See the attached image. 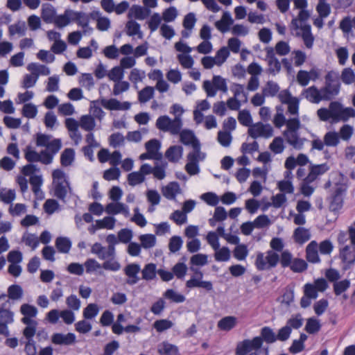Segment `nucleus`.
I'll use <instances>...</instances> for the list:
<instances>
[{
  "instance_id": "nucleus-50",
  "label": "nucleus",
  "mask_w": 355,
  "mask_h": 355,
  "mask_svg": "<svg viewBox=\"0 0 355 355\" xmlns=\"http://www.w3.org/2000/svg\"><path fill=\"white\" fill-rule=\"evenodd\" d=\"M262 342L267 343H273L277 340L276 335L273 330L269 327H264L261 330V337Z\"/></svg>"
},
{
  "instance_id": "nucleus-61",
  "label": "nucleus",
  "mask_w": 355,
  "mask_h": 355,
  "mask_svg": "<svg viewBox=\"0 0 355 355\" xmlns=\"http://www.w3.org/2000/svg\"><path fill=\"white\" fill-rule=\"evenodd\" d=\"M43 208L46 214L51 215L60 209V205L56 200L48 199L45 201Z\"/></svg>"
},
{
  "instance_id": "nucleus-48",
  "label": "nucleus",
  "mask_w": 355,
  "mask_h": 355,
  "mask_svg": "<svg viewBox=\"0 0 355 355\" xmlns=\"http://www.w3.org/2000/svg\"><path fill=\"white\" fill-rule=\"evenodd\" d=\"M188 270L187 266L184 262H178L172 268V273L178 279H184Z\"/></svg>"
},
{
  "instance_id": "nucleus-54",
  "label": "nucleus",
  "mask_w": 355,
  "mask_h": 355,
  "mask_svg": "<svg viewBox=\"0 0 355 355\" xmlns=\"http://www.w3.org/2000/svg\"><path fill=\"white\" fill-rule=\"evenodd\" d=\"M154 95V88L146 86L138 93V99L140 103H146L150 101Z\"/></svg>"
},
{
  "instance_id": "nucleus-21",
  "label": "nucleus",
  "mask_w": 355,
  "mask_h": 355,
  "mask_svg": "<svg viewBox=\"0 0 355 355\" xmlns=\"http://www.w3.org/2000/svg\"><path fill=\"white\" fill-rule=\"evenodd\" d=\"M286 141L295 149L300 150L304 145V139L300 137L298 132H284Z\"/></svg>"
},
{
  "instance_id": "nucleus-38",
  "label": "nucleus",
  "mask_w": 355,
  "mask_h": 355,
  "mask_svg": "<svg viewBox=\"0 0 355 355\" xmlns=\"http://www.w3.org/2000/svg\"><path fill=\"white\" fill-rule=\"evenodd\" d=\"M179 134L180 141L186 146H191L193 147L196 143H200L191 130H183L182 131H180Z\"/></svg>"
},
{
  "instance_id": "nucleus-23",
  "label": "nucleus",
  "mask_w": 355,
  "mask_h": 355,
  "mask_svg": "<svg viewBox=\"0 0 355 355\" xmlns=\"http://www.w3.org/2000/svg\"><path fill=\"white\" fill-rule=\"evenodd\" d=\"M339 257L344 263L348 266L353 264L355 262V245H345L340 250Z\"/></svg>"
},
{
  "instance_id": "nucleus-41",
  "label": "nucleus",
  "mask_w": 355,
  "mask_h": 355,
  "mask_svg": "<svg viewBox=\"0 0 355 355\" xmlns=\"http://www.w3.org/2000/svg\"><path fill=\"white\" fill-rule=\"evenodd\" d=\"M311 74H315V78L318 76L317 71L314 69L311 70L309 72L304 70H300L297 74V81L301 86L305 87L311 79Z\"/></svg>"
},
{
  "instance_id": "nucleus-20",
  "label": "nucleus",
  "mask_w": 355,
  "mask_h": 355,
  "mask_svg": "<svg viewBox=\"0 0 355 355\" xmlns=\"http://www.w3.org/2000/svg\"><path fill=\"white\" fill-rule=\"evenodd\" d=\"M306 260L313 263H319L320 261L318 256V244L315 241H311L306 248Z\"/></svg>"
},
{
  "instance_id": "nucleus-25",
  "label": "nucleus",
  "mask_w": 355,
  "mask_h": 355,
  "mask_svg": "<svg viewBox=\"0 0 355 355\" xmlns=\"http://www.w3.org/2000/svg\"><path fill=\"white\" fill-rule=\"evenodd\" d=\"M41 16L44 22L53 23L56 17V10L52 5L44 3L42 6Z\"/></svg>"
},
{
  "instance_id": "nucleus-40",
  "label": "nucleus",
  "mask_w": 355,
  "mask_h": 355,
  "mask_svg": "<svg viewBox=\"0 0 355 355\" xmlns=\"http://www.w3.org/2000/svg\"><path fill=\"white\" fill-rule=\"evenodd\" d=\"M300 28L302 31V37L305 46L309 49L311 48L313 46L314 38L311 34V26L309 24H302Z\"/></svg>"
},
{
  "instance_id": "nucleus-32",
  "label": "nucleus",
  "mask_w": 355,
  "mask_h": 355,
  "mask_svg": "<svg viewBox=\"0 0 355 355\" xmlns=\"http://www.w3.org/2000/svg\"><path fill=\"white\" fill-rule=\"evenodd\" d=\"M146 150L157 157V160H161L163 158L162 153L159 152L161 148V143L156 139L149 140L146 143Z\"/></svg>"
},
{
  "instance_id": "nucleus-3",
  "label": "nucleus",
  "mask_w": 355,
  "mask_h": 355,
  "mask_svg": "<svg viewBox=\"0 0 355 355\" xmlns=\"http://www.w3.org/2000/svg\"><path fill=\"white\" fill-rule=\"evenodd\" d=\"M36 145L39 147H45L42 150L44 157L52 159L59 152L62 148V141L60 139H53L51 135L37 133L36 135Z\"/></svg>"
},
{
  "instance_id": "nucleus-49",
  "label": "nucleus",
  "mask_w": 355,
  "mask_h": 355,
  "mask_svg": "<svg viewBox=\"0 0 355 355\" xmlns=\"http://www.w3.org/2000/svg\"><path fill=\"white\" fill-rule=\"evenodd\" d=\"M55 246L60 252L67 253L71 249V242L68 238L58 237L55 241Z\"/></svg>"
},
{
  "instance_id": "nucleus-15",
  "label": "nucleus",
  "mask_w": 355,
  "mask_h": 355,
  "mask_svg": "<svg viewBox=\"0 0 355 355\" xmlns=\"http://www.w3.org/2000/svg\"><path fill=\"white\" fill-rule=\"evenodd\" d=\"M76 341V336L73 333H55L51 336V342L55 345H71Z\"/></svg>"
},
{
  "instance_id": "nucleus-19",
  "label": "nucleus",
  "mask_w": 355,
  "mask_h": 355,
  "mask_svg": "<svg viewBox=\"0 0 355 355\" xmlns=\"http://www.w3.org/2000/svg\"><path fill=\"white\" fill-rule=\"evenodd\" d=\"M105 211L108 214L116 215L118 214H123L125 217L130 216L129 207L128 205L122 202H110L105 207Z\"/></svg>"
},
{
  "instance_id": "nucleus-9",
  "label": "nucleus",
  "mask_w": 355,
  "mask_h": 355,
  "mask_svg": "<svg viewBox=\"0 0 355 355\" xmlns=\"http://www.w3.org/2000/svg\"><path fill=\"white\" fill-rule=\"evenodd\" d=\"M262 346V339L256 336L252 340L245 339L236 345L235 353L236 355H248L253 350H258Z\"/></svg>"
},
{
  "instance_id": "nucleus-28",
  "label": "nucleus",
  "mask_w": 355,
  "mask_h": 355,
  "mask_svg": "<svg viewBox=\"0 0 355 355\" xmlns=\"http://www.w3.org/2000/svg\"><path fill=\"white\" fill-rule=\"evenodd\" d=\"M186 286L189 288H202L207 291H211L213 290V284L211 282L202 281L197 279L196 277H191V279L186 282Z\"/></svg>"
},
{
  "instance_id": "nucleus-55",
  "label": "nucleus",
  "mask_w": 355,
  "mask_h": 355,
  "mask_svg": "<svg viewBox=\"0 0 355 355\" xmlns=\"http://www.w3.org/2000/svg\"><path fill=\"white\" fill-rule=\"evenodd\" d=\"M309 13L306 10H301L299 12L297 18H294L291 21V28L297 30L300 28L299 21L302 24L306 21L309 18Z\"/></svg>"
},
{
  "instance_id": "nucleus-63",
  "label": "nucleus",
  "mask_w": 355,
  "mask_h": 355,
  "mask_svg": "<svg viewBox=\"0 0 355 355\" xmlns=\"http://www.w3.org/2000/svg\"><path fill=\"white\" fill-rule=\"evenodd\" d=\"M238 120L244 126L250 127L252 124V119L248 110H243L239 112Z\"/></svg>"
},
{
  "instance_id": "nucleus-36",
  "label": "nucleus",
  "mask_w": 355,
  "mask_h": 355,
  "mask_svg": "<svg viewBox=\"0 0 355 355\" xmlns=\"http://www.w3.org/2000/svg\"><path fill=\"white\" fill-rule=\"evenodd\" d=\"M27 69L37 78L40 75L47 76L50 74V69L48 67L35 62L30 63Z\"/></svg>"
},
{
  "instance_id": "nucleus-7",
  "label": "nucleus",
  "mask_w": 355,
  "mask_h": 355,
  "mask_svg": "<svg viewBox=\"0 0 355 355\" xmlns=\"http://www.w3.org/2000/svg\"><path fill=\"white\" fill-rule=\"evenodd\" d=\"M202 87L208 97L215 96L218 90L223 93H227L228 90L226 80L218 75L213 76L212 82L205 80Z\"/></svg>"
},
{
  "instance_id": "nucleus-4",
  "label": "nucleus",
  "mask_w": 355,
  "mask_h": 355,
  "mask_svg": "<svg viewBox=\"0 0 355 355\" xmlns=\"http://www.w3.org/2000/svg\"><path fill=\"white\" fill-rule=\"evenodd\" d=\"M103 249V246L96 242L92 245L91 252L96 254L99 259L104 261L102 263V268L113 272L119 271L121 265L116 258V252L113 256L107 255V252L102 251Z\"/></svg>"
},
{
  "instance_id": "nucleus-27",
  "label": "nucleus",
  "mask_w": 355,
  "mask_h": 355,
  "mask_svg": "<svg viewBox=\"0 0 355 355\" xmlns=\"http://www.w3.org/2000/svg\"><path fill=\"white\" fill-rule=\"evenodd\" d=\"M73 20V10L67 9L62 15L55 17L53 24L59 28L69 24Z\"/></svg>"
},
{
  "instance_id": "nucleus-45",
  "label": "nucleus",
  "mask_w": 355,
  "mask_h": 355,
  "mask_svg": "<svg viewBox=\"0 0 355 355\" xmlns=\"http://www.w3.org/2000/svg\"><path fill=\"white\" fill-rule=\"evenodd\" d=\"M75 152L72 148L64 149L60 155V163L63 166H69L74 161Z\"/></svg>"
},
{
  "instance_id": "nucleus-31",
  "label": "nucleus",
  "mask_w": 355,
  "mask_h": 355,
  "mask_svg": "<svg viewBox=\"0 0 355 355\" xmlns=\"http://www.w3.org/2000/svg\"><path fill=\"white\" fill-rule=\"evenodd\" d=\"M29 182L32 187V191L38 198H43L44 193L40 187L43 183L42 176L41 175H31Z\"/></svg>"
},
{
  "instance_id": "nucleus-58",
  "label": "nucleus",
  "mask_w": 355,
  "mask_h": 355,
  "mask_svg": "<svg viewBox=\"0 0 355 355\" xmlns=\"http://www.w3.org/2000/svg\"><path fill=\"white\" fill-rule=\"evenodd\" d=\"M144 180L145 177H144L143 174L140 173L139 171L130 173L128 175V184L132 187L144 182Z\"/></svg>"
},
{
  "instance_id": "nucleus-18",
  "label": "nucleus",
  "mask_w": 355,
  "mask_h": 355,
  "mask_svg": "<svg viewBox=\"0 0 355 355\" xmlns=\"http://www.w3.org/2000/svg\"><path fill=\"white\" fill-rule=\"evenodd\" d=\"M37 309L35 306L29 304H23L20 307V313L24 315L21 319V322L23 324H28L31 321H35L34 318L37 316Z\"/></svg>"
},
{
  "instance_id": "nucleus-60",
  "label": "nucleus",
  "mask_w": 355,
  "mask_h": 355,
  "mask_svg": "<svg viewBox=\"0 0 355 355\" xmlns=\"http://www.w3.org/2000/svg\"><path fill=\"white\" fill-rule=\"evenodd\" d=\"M289 268L294 272H302L306 270L307 263L302 259L295 258Z\"/></svg>"
},
{
  "instance_id": "nucleus-16",
  "label": "nucleus",
  "mask_w": 355,
  "mask_h": 355,
  "mask_svg": "<svg viewBox=\"0 0 355 355\" xmlns=\"http://www.w3.org/2000/svg\"><path fill=\"white\" fill-rule=\"evenodd\" d=\"M101 105L109 110H128L130 108L131 104L129 102L121 103L116 98L102 99Z\"/></svg>"
},
{
  "instance_id": "nucleus-6",
  "label": "nucleus",
  "mask_w": 355,
  "mask_h": 355,
  "mask_svg": "<svg viewBox=\"0 0 355 355\" xmlns=\"http://www.w3.org/2000/svg\"><path fill=\"white\" fill-rule=\"evenodd\" d=\"M182 122L180 116L171 120L168 116H159L156 121V127L159 130L169 132L171 135H178L181 130Z\"/></svg>"
},
{
  "instance_id": "nucleus-64",
  "label": "nucleus",
  "mask_w": 355,
  "mask_h": 355,
  "mask_svg": "<svg viewBox=\"0 0 355 355\" xmlns=\"http://www.w3.org/2000/svg\"><path fill=\"white\" fill-rule=\"evenodd\" d=\"M340 79L345 85H350L354 82L355 73L351 68H345L342 71Z\"/></svg>"
},
{
  "instance_id": "nucleus-47",
  "label": "nucleus",
  "mask_w": 355,
  "mask_h": 355,
  "mask_svg": "<svg viewBox=\"0 0 355 355\" xmlns=\"http://www.w3.org/2000/svg\"><path fill=\"white\" fill-rule=\"evenodd\" d=\"M80 126L85 131H92L96 126V122L91 115H83L80 120Z\"/></svg>"
},
{
  "instance_id": "nucleus-37",
  "label": "nucleus",
  "mask_w": 355,
  "mask_h": 355,
  "mask_svg": "<svg viewBox=\"0 0 355 355\" xmlns=\"http://www.w3.org/2000/svg\"><path fill=\"white\" fill-rule=\"evenodd\" d=\"M82 28H89V17L84 12L73 10V20Z\"/></svg>"
},
{
  "instance_id": "nucleus-5",
  "label": "nucleus",
  "mask_w": 355,
  "mask_h": 355,
  "mask_svg": "<svg viewBox=\"0 0 355 355\" xmlns=\"http://www.w3.org/2000/svg\"><path fill=\"white\" fill-rule=\"evenodd\" d=\"M279 260V255L273 250H268L266 253L259 252L254 261L255 267L258 270H270L277 266Z\"/></svg>"
},
{
  "instance_id": "nucleus-52",
  "label": "nucleus",
  "mask_w": 355,
  "mask_h": 355,
  "mask_svg": "<svg viewBox=\"0 0 355 355\" xmlns=\"http://www.w3.org/2000/svg\"><path fill=\"white\" fill-rule=\"evenodd\" d=\"M139 241L142 248L150 249L155 245L156 237L151 234H142L139 236Z\"/></svg>"
},
{
  "instance_id": "nucleus-29",
  "label": "nucleus",
  "mask_w": 355,
  "mask_h": 355,
  "mask_svg": "<svg viewBox=\"0 0 355 355\" xmlns=\"http://www.w3.org/2000/svg\"><path fill=\"white\" fill-rule=\"evenodd\" d=\"M140 271L142 275L141 279L147 282L155 279L157 274V266L153 263L146 264Z\"/></svg>"
},
{
  "instance_id": "nucleus-30",
  "label": "nucleus",
  "mask_w": 355,
  "mask_h": 355,
  "mask_svg": "<svg viewBox=\"0 0 355 355\" xmlns=\"http://www.w3.org/2000/svg\"><path fill=\"white\" fill-rule=\"evenodd\" d=\"M293 239L298 244H303L311 239V232L302 227H297L293 232Z\"/></svg>"
},
{
  "instance_id": "nucleus-1",
  "label": "nucleus",
  "mask_w": 355,
  "mask_h": 355,
  "mask_svg": "<svg viewBox=\"0 0 355 355\" xmlns=\"http://www.w3.org/2000/svg\"><path fill=\"white\" fill-rule=\"evenodd\" d=\"M332 71L328 72L326 76V86L321 89H318L315 86L305 89L302 95L309 101L313 103H318L322 100L331 99L333 95V88L331 82L332 79Z\"/></svg>"
},
{
  "instance_id": "nucleus-57",
  "label": "nucleus",
  "mask_w": 355,
  "mask_h": 355,
  "mask_svg": "<svg viewBox=\"0 0 355 355\" xmlns=\"http://www.w3.org/2000/svg\"><path fill=\"white\" fill-rule=\"evenodd\" d=\"M269 148L275 154H280L283 153L285 148L283 139L281 137H275L270 144Z\"/></svg>"
},
{
  "instance_id": "nucleus-42",
  "label": "nucleus",
  "mask_w": 355,
  "mask_h": 355,
  "mask_svg": "<svg viewBox=\"0 0 355 355\" xmlns=\"http://www.w3.org/2000/svg\"><path fill=\"white\" fill-rule=\"evenodd\" d=\"M161 355H179L178 347L168 342H163L158 347Z\"/></svg>"
},
{
  "instance_id": "nucleus-13",
  "label": "nucleus",
  "mask_w": 355,
  "mask_h": 355,
  "mask_svg": "<svg viewBox=\"0 0 355 355\" xmlns=\"http://www.w3.org/2000/svg\"><path fill=\"white\" fill-rule=\"evenodd\" d=\"M25 159L30 163L33 162H41L42 164L48 165L53 162L52 157H44L43 151L37 153L31 146H27L25 149Z\"/></svg>"
},
{
  "instance_id": "nucleus-44",
  "label": "nucleus",
  "mask_w": 355,
  "mask_h": 355,
  "mask_svg": "<svg viewBox=\"0 0 355 355\" xmlns=\"http://www.w3.org/2000/svg\"><path fill=\"white\" fill-rule=\"evenodd\" d=\"M214 250L215 251L214 259L216 261L225 262L230 259L231 252L229 248L225 246L219 247L217 250Z\"/></svg>"
},
{
  "instance_id": "nucleus-14",
  "label": "nucleus",
  "mask_w": 355,
  "mask_h": 355,
  "mask_svg": "<svg viewBox=\"0 0 355 355\" xmlns=\"http://www.w3.org/2000/svg\"><path fill=\"white\" fill-rule=\"evenodd\" d=\"M14 322V313L10 310L0 309V327L2 328V333L6 337L10 336L8 324Z\"/></svg>"
},
{
  "instance_id": "nucleus-26",
  "label": "nucleus",
  "mask_w": 355,
  "mask_h": 355,
  "mask_svg": "<svg viewBox=\"0 0 355 355\" xmlns=\"http://www.w3.org/2000/svg\"><path fill=\"white\" fill-rule=\"evenodd\" d=\"M233 24V19L231 14L226 11L224 12L221 19L215 23V26L221 33H226L229 31L230 26Z\"/></svg>"
},
{
  "instance_id": "nucleus-35",
  "label": "nucleus",
  "mask_w": 355,
  "mask_h": 355,
  "mask_svg": "<svg viewBox=\"0 0 355 355\" xmlns=\"http://www.w3.org/2000/svg\"><path fill=\"white\" fill-rule=\"evenodd\" d=\"M148 12L149 10L146 8H144L141 6L134 5L130 8L128 17V18L135 17L137 19L142 20L148 16Z\"/></svg>"
},
{
  "instance_id": "nucleus-56",
  "label": "nucleus",
  "mask_w": 355,
  "mask_h": 355,
  "mask_svg": "<svg viewBox=\"0 0 355 355\" xmlns=\"http://www.w3.org/2000/svg\"><path fill=\"white\" fill-rule=\"evenodd\" d=\"M279 87L277 83L270 80L266 83V87L263 89L262 92L266 96H275L277 94Z\"/></svg>"
},
{
  "instance_id": "nucleus-39",
  "label": "nucleus",
  "mask_w": 355,
  "mask_h": 355,
  "mask_svg": "<svg viewBox=\"0 0 355 355\" xmlns=\"http://www.w3.org/2000/svg\"><path fill=\"white\" fill-rule=\"evenodd\" d=\"M71 191L72 189L69 184L64 185L59 183L58 185H53L54 196L63 202H65L67 193L69 192L71 193Z\"/></svg>"
},
{
  "instance_id": "nucleus-24",
  "label": "nucleus",
  "mask_w": 355,
  "mask_h": 355,
  "mask_svg": "<svg viewBox=\"0 0 355 355\" xmlns=\"http://www.w3.org/2000/svg\"><path fill=\"white\" fill-rule=\"evenodd\" d=\"M183 148L181 146H171L165 152V157L170 162L177 163L182 157Z\"/></svg>"
},
{
  "instance_id": "nucleus-8",
  "label": "nucleus",
  "mask_w": 355,
  "mask_h": 355,
  "mask_svg": "<svg viewBox=\"0 0 355 355\" xmlns=\"http://www.w3.org/2000/svg\"><path fill=\"white\" fill-rule=\"evenodd\" d=\"M340 179L335 183L334 187V211L342 208L344 196L348 188L349 179L341 173H339Z\"/></svg>"
},
{
  "instance_id": "nucleus-22",
  "label": "nucleus",
  "mask_w": 355,
  "mask_h": 355,
  "mask_svg": "<svg viewBox=\"0 0 355 355\" xmlns=\"http://www.w3.org/2000/svg\"><path fill=\"white\" fill-rule=\"evenodd\" d=\"M162 192L166 199L175 200L177 195L181 193V189L177 182H171L162 187Z\"/></svg>"
},
{
  "instance_id": "nucleus-11",
  "label": "nucleus",
  "mask_w": 355,
  "mask_h": 355,
  "mask_svg": "<svg viewBox=\"0 0 355 355\" xmlns=\"http://www.w3.org/2000/svg\"><path fill=\"white\" fill-rule=\"evenodd\" d=\"M351 117H355L354 108H344L339 102L334 101V123L340 121L345 122Z\"/></svg>"
},
{
  "instance_id": "nucleus-46",
  "label": "nucleus",
  "mask_w": 355,
  "mask_h": 355,
  "mask_svg": "<svg viewBox=\"0 0 355 355\" xmlns=\"http://www.w3.org/2000/svg\"><path fill=\"white\" fill-rule=\"evenodd\" d=\"M53 185L69 184V182L67 180L66 173L62 169H55L52 173Z\"/></svg>"
},
{
  "instance_id": "nucleus-33",
  "label": "nucleus",
  "mask_w": 355,
  "mask_h": 355,
  "mask_svg": "<svg viewBox=\"0 0 355 355\" xmlns=\"http://www.w3.org/2000/svg\"><path fill=\"white\" fill-rule=\"evenodd\" d=\"M168 163L163 159L156 160L153 166V175L155 178L162 180L166 177V169L167 168Z\"/></svg>"
},
{
  "instance_id": "nucleus-10",
  "label": "nucleus",
  "mask_w": 355,
  "mask_h": 355,
  "mask_svg": "<svg viewBox=\"0 0 355 355\" xmlns=\"http://www.w3.org/2000/svg\"><path fill=\"white\" fill-rule=\"evenodd\" d=\"M273 129L270 124H263L261 122L252 124L248 129L249 135L257 139L262 137L269 138L272 136Z\"/></svg>"
},
{
  "instance_id": "nucleus-62",
  "label": "nucleus",
  "mask_w": 355,
  "mask_h": 355,
  "mask_svg": "<svg viewBox=\"0 0 355 355\" xmlns=\"http://www.w3.org/2000/svg\"><path fill=\"white\" fill-rule=\"evenodd\" d=\"M201 199L208 205L215 207L219 202L218 196L213 192H207L201 195Z\"/></svg>"
},
{
  "instance_id": "nucleus-51",
  "label": "nucleus",
  "mask_w": 355,
  "mask_h": 355,
  "mask_svg": "<svg viewBox=\"0 0 355 355\" xmlns=\"http://www.w3.org/2000/svg\"><path fill=\"white\" fill-rule=\"evenodd\" d=\"M8 297L10 300H19L23 297V289L17 284H13L8 288Z\"/></svg>"
},
{
  "instance_id": "nucleus-12",
  "label": "nucleus",
  "mask_w": 355,
  "mask_h": 355,
  "mask_svg": "<svg viewBox=\"0 0 355 355\" xmlns=\"http://www.w3.org/2000/svg\"><path fill=\"white\" fill-rule=\"evenodd\" d=\"M140 270L141 266L139 263H132L125 266L123 268V272L127 277L125 284L129 286L137 284L140 280L139 277Z\"/></svg>"
},
{
  "instance_id": "nucleus-17",
  "label": "nucleus",
  "mask_w": 355,
  "mask_h": 355,
  "mask_svg": "<svg viewBox=\"0 0 355 355\" xmlns=\"http://www.w3.org/2000/svg\"><path fill=\"white\" fill-rule=\"evenodd\" d=\"M266 58L268 64V71L270 73L275 74L281 69V64L278 59L275 57L274 49L272 47L266 49Z\"/></svg>"
},
{
  "instance_id": "nucleus-34",
  "label": "nucleus",
  "mask_w": 355,
  "mask_h": 355,
  "mask_svg": "<svg viewBox=\"0 0 355 355\" xmlns=\"http://www.w3.org/2000/svg\"><path fill=\"white\" fill-rule=\"evenodd\" d=\"M237 319L234 316H225L220 319L217 324L218 328L222 331H229L235 327Z\"/></svg>"
},
{
  "instance_id": "nucleus-59",
  "label": "nucleus",
  "mask_w": 355,
  "mask_h": 355,
  "mask_svg": "<svg viewBox=\"0 0 355 355\" xmlns=\"http://www.w3.org/2000/svg\"><path fill=\"white\" fill-rule=\"evenodd\" d=\"M26 327L23 331V334L27 340H33V338L35 334L36 328L37 326V321H31L30 323L25 324Z\"/></svg>"
},
{
  "instance_id": "nucleus-53",
  "label": "nucleus",
  "mask_w": 355,
  "mask_h": 355,
  "mask_svg": "<svg viewBox=\"0 0 355 355\" xmlns=\"http://www.w3.org/2000/svg\"><path fill=\"white\" fill-rule=\"evenodd\" d=\"M163 296L175 303H182L186 300L182 294L176 292L173 289H167L163 294Z\"/></svg>"
},
{
  "instance_id": "nucleus-43",
  "label": "nucleus",
  "mask_w": 355,
  "mask_h": 355,
  "mask_svg": "<svg viewBox=\"0 0 355 355\" xmlns=\"http://www.w3.org/2000/svg\"><path fill=\"white\" fill-rule=\"evenodd\" d=\"M106 242L108 243L107 247L103 246V252H107V255L113 256L116 252L115 245L119 243L118 236L113 234H108L106 237Z\"/></svg>"
},
{
  "instance_id": "nucleus-2",
  "label": "nucleus",
  "mask_w": 355,
  "mask_h": 355,
  "mask_svg": "<svg viewBox=\"0 0 355 355\" xmlns=\"http://www.w3.org/2000/svg\"><path fill=\"white\" fill-rule=\"evenodd\" d=\"M328 287L327 282L324 278L315 279L313 283H306L303 286V296L300 300V306L306 309L309 307L312 300L318 297L319 292H324Z\"/></svg>"
}]
</instances>
